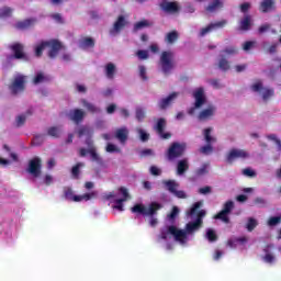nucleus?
Segmentation results:
<instances>
[{"instance_id": "nucleus-1", "label": "nucleus", "mask_w": 281, "mask_h": 281, "mask_svg": "<svg viewBox=\"0 0 281 281\" xmlns=\"http://www.w3.org/2000/svg\"><path fill=\"white\" fill-rule=\"evenodd\" d=\"M164 205H161L159 202H151L148 207L144 204H135L131 212L133 214H139L140 216H149V225L150 227H157L159 221L157 220V211L161 210Z\"/></svg>"}, {"instance_id": "nucleus-2", "label": "nucleus", "mask_w": 281, "mask_h": 281, "mask_svg": "<svg viewBox=\"0 0 281 281\" xmlns=\"http://www.w3.org/2000/svg\"><path fill=\"white\" fill-rule=\"evenodd\" d=\"M86 144L89 148L87 149L85 147H81L79 149V157H87V155H90L91 161H94L95 164H98V166H104V160L95 149V146H93V140L87 139Z\"/></svg>"}, {"instance_id": "nucleus-3", "label": "nucleus", "mask_w": 281, "mask_h": 281, "mask_svg": "<svg viewBox=\"0 0 281 281\" xmlns=\"http://www.w3.org/2000/svg\"><path fill=\"white\" fill-rule=\"evenodd\" d=\"M159 66L162 74L168 76L175 69V53L172 50H164L160 55Z\"/></svg>"}, {"instance_id": "nucleus-4", "label": "nucleus", "mask_w": 281, "mask_h": 281, "mask_svg": "<svg viewBox=\"0 0 281 281\" xmlns=\"http://www.w3.org/2000/svg\"><path fill=\"white\" fill-rule=\"evenodd\" d=\"M188 148V144L173 142L170 144L167 149V159L169 161H175V159H179L186 155V150Z\"/></svg>"}, {"instance_id": "nucleus-5", "label": "nucleus", "mask_w": 281, "mask_h": 281, "mask_svg": "<svg viewBox=\"0 0 281 281\" xmlns=\"http://www.w3.org/2000/svg\"><path fill=\"white\" fill-rule=\"evenodd\" d=\"M168 234L173 236V238H175V240H177V243H182V244L186 243V238H187L186 231L179 229L175 225H170V226H168L167 231L160 232V238L162 240H168Z\"/></svg>"}, {"instance_id": "nucleus-6", "label": "nucleus", "mask_w": 281, "mask_h": 281, "mask_svg": "<svg viewBox=\"0 0 281 281\" xmlns=\"http://www.w3.org/2000/svg\"><path fill=\"white\" fill-rule=\"evenodd\" d=\"M42 170L43 159H41V157L36 156L29 161V167L26 169V172H29V175H32V177L38 179V177H41Z\"/></svg>"}, {"instance_id": "nucleus-7", "label": "nucleus", "mask_w": 281, "mask_h": 281, "mask_svg": "<svg viewBox=\"0 0 281 281\" xmlns=\"http://www.w3.org/2000/svg\"><path fill=\"white\" fill-rule=\"evenodd\" d=\"M193 98L195 100L194 102V106L190 108L188 110V114L189 115H194L196 109H201V106H203V104H205L206 102V98H205V92L203 90V88H198L194 92H193Z\"/></svg>"}, {"instance_id": "nucleus-8", "label": "nucleus", "mask_w": 281, "mask_h": 281, "mask_svg": "<svg viewBox=\"0 0 281 281\" xmlns=\"http://www.w3.org/2000/svg\"><path fill=\"white\" fill-rule=\"evenodd\" d=\"M251 91L255 93H260L262 91V100L267 102L270 98H273L276 91L273 88H265L262 85V80H257L251 87Z\"/></svg>"}, {"instance_id": "nucleus-9", "label": "nucleus", "mask_w": 281, "mask_h": 281, "mask_svg": "<svg viewBox=\"0 0 281 281\" xmlns=\"http://www.w3.org/2000/svg\"><path fill=\"white\" fill-rule=\"evenodd\" d=\"M26 78L24 75H18L14 77L12 83L9 86V89L13 95L20 93L21 91H25V82Z\"/></svg>"}, {"instance_id": "nucleus-10", "label": "nucleus", "mask_w": 281, "mask_h": 281, "mask_svg": "<svg viewBox=\"0 0 281 281\" xmlns=\"http://www.w3.org/2000/svg\"><path fill=\"white\" fill-rule=\"evenodd\" d=\"M12 56L15 60H27V55L25 54V46L21 43H14L10 46Z\"/></svg>"}, {"instance_id": "nucleus-11", "label": "nucleus", "mask_w": 281, "mask_h": 281, "mask_svg": "<svg viewBox=\"0 0 281 281\" xmlns=\"http://www.w3.org/2000/svg\"><path fill=\"white\" fill-rule=\"evenodd\" d=\"M249 157V153L245 149H236L233 148L226 156L227 164H234L236 159H247Z\"/></svg>"}, {"instance_id": "nucleus-12", "label": "nucleus", "mask_w": 281, "mask_h": 281, "mask_svg": "<svg viewBox=\"0 0 281 281\" xmlns=\"http://www.w3.org/2000/svg\"><path fill=\"white\" fill-rule=\"evenodd\" d=\"M46 47H49L48 58L52 59L56 58V56H58V52L64 48L63 43L58 40L46 41Z\"/></svg>"}, {"instance_id": "nucleus-13", "label": "nucleus", "mask_w": 281, "mask_h": 281, "mask_svg": "<svg viewBox=\"0 0 281 281\" xmlns=\"http://www.w3.org/2000/svg\"><path fill=\"white\" fill-rule=\"evenodd\" d=\"M128 25V20H126L125 15H119L117 19L115 20L112 29L110 30L111 36H115V34H120L124 27Z\"/></svg>"}, {"instance_id": "nucleus-14", "label": "nucleus", "mask_w": 281, "mask_h": 281, "mask_svg": "<svg viewBox=\"0 0 281 281\" xmlns=\"http://www.w3.org/2000/svg\"><path fill=\"white\" fill-rule=\"evenodd\" d=\"M155 131L159 135L160 139H170V137H172L170 132H164L166 131V119L164 117L158 119Z\"/></svg>"}, {"instance_id": "nucleus-15", "label": "nucleus", "mask_w": 281, "mask_h": 281, "mask_svg": "<svg viewBox=\"0 0 281 281\" xmlns=\"http://www.w3.org/2000/svg\"><path fill=\"white\" fill-rule=\"evenodd\" d=\"M225 25H227V20H221L215 23H210L207 26L203 27L200 31V35L205 36L206 34H210V32H214L216 30H223V27H225Z\"/></svg>"}, {"instance_id": "nucleus-16", "label": "nucleus", "mask_w": 281, "mask_h": 281, "mask_svg": "<svg viewBox=\"0 0 281 281\" xmlns=\"http://www.w3.org/2000/svg\"><path fill=\"white\" fill-rule=\"evenodd\" d=\"M164 2L160 3V10L164 12H168L169 14H177L179 10H181V7H179V2L171 1L167 2L166 0H162Z\"/></svg>"}, {"instance_id": "nucleus-17", "label": "nucleus", "mask_w": 281, "mask_h": 281, "mask_svg": "<svg viewBox=\"0 0 281 281\" xmlns=\"http://www.w3.org/2000/svg\"><path fill=\"white\" fill-rule=\"evenodd\" d=\"M177 98H179V92H172L168 97L160 99L158 102V109H160V111H166V109H168Z\"/></svg>"}, {"instance_id": "nucleus-18", "label": "nucleus", "mask_w": 281, "mask_h": 281, "mask_svg": "<svg viewBox=\"0 0 281 281\" xmlns=\"http://www.w3.org/2000/svg\"><path fill=\"white\" fill-rule=\"evenodd\" d=\"M190 170V160L188 158H183L178 160L176 166V172L178 177H183Z\"/></svg>"}, {"instance_id": "nucleus-19", "label": "nucleus", "mask_w": 281, "mask_h": 281, "mask_svg": "<svg viewBox=\"0 0 281 281\" xmlns=\"http://www.w3.org/2000/svg\"><path fill=\"white\" fill-rule=\"evenodd\" d=\"M203 227V222L201 220H195L194 222H189L186 225V240H188V234H194V232H199Z\"/></svg>"}, {"instance_id": "nucleus-20", "label": "nucleus", "mask_w": 281, "mask_h": 281, "mask_svg": "<svg viewBox=\"0 0 281 281\" xmlns=\"http://www.w3.org/2000/svg\"><path fill=\"white\" fill-rule=\"evenodd\" d=\"M214 113H216V108L214 105H211L199 113L198 120L200 122H205L206 120L214 117Z\"/></svg>"}, {"instance_id": "nucleus-21", "label": "nucleus", "mask_w": 281, "mask_h": 281, "mask_svg": "<svg viewBox=\"0 0 281 281\" xmlns=\"http://www.w3.org/2000/svg\"><path fill=\"white\" fill-rule=\"evenodd\" d=\"M85 115L86 113L83 110L75 109L69 112V120H71V122H75V124H80V122L85 120Z\"/></svg>"}, {"instance_id": "nucleus-22", "label": "nucleus", "mask_w": 281, "mask_h": 281, "mask_svg": "<svg viewBox=\"0 0 281 281\" xmlns=\"http://www.w3.org/2000/svg\"><path fill=\"white\" fill-rule=\"evenodd\" d=\"M223 8H225V3L223 2V0H213V2L207 4L205 11L210 12V14H214V12L223 10Z\"/></svg>"}, {"instance_id": "nucleus-23", "label": "nucleus", "mask_w": 281, "mask_h": 281, "mask_svg": "<svg viewBox=\"0 0 281 281\" xmlns=\"http://www.w3.org/2000/svg\"><path fill=\"white\" fill-rule=\"evenodd\" d=\"M259 10L263 14L271 12V10H276V0H262L259 4Z\"/></svg>"}, {"instance_id": "nucleus-24", "label": "nucleus", "mask_w": 281, "mask_h": 281, "mask_svg": "<svg viewBox=\"0 0 281 281\" xmlns=\"http://www.w3.org/2000/svg\"><path fill=\"white\" fill-rule=\"evenodd\" d=\"M251 30V15L245 14L244 18L239 21V31L249 32Z\"/></svg>"}, {"instance_id": "nucleus-25", "label": "nucleus", "mask_w": 281, "mask_h": 281, "mask_svg": "<svg viewBox=\"0 0 281 281\" xmlns=\"http://www.w3.org/2000/svg\"><path fill=\"white\" fill-rule=\"evenodd\" d=\"M115 138L117 140H120L121 144H126V142L128 139V128L121 127V128L116 130Z\"/></svg>"}, {"instance_id": "nucleus-26", "label": "nucleus", "mask_w": 281, "mask_h": 281, "mask_svg": "<svg viewBox=\"0 0 281 281\" xmlns=\"http://www.w3.org/2000/svg\"><path fill=\"white\" fill-rule=\"evenodd\" d=\"M95 196H98V191H92L82 195H75L74 202L80 203V201H91V199H95Z\"/></svg>"}, {"instance_id": "nucleus-27", "label": "nucleus", "mask_w": 281, "mask_h": 281, "mask_svg": "<svg viewBox=\"0 0 281 281\" xmlns=\"http://www.w3.org/2000/svg\"><path fill=\"white\" fill-rule=\"evenodd\" d=\"M80 49H89V47H95V40L93 37H83L79 42Z\"/></svg>"}, {"instance_id": "nucleus-28", "label": "nucleus", "mask_w": 281, "mask_h": 281, "mask_svg": "<svg viewBox=\"0 0 281 281\" xmlns=\"http://www.w3.org/2000/svg\"><path fill=\"white\" fill-rule=\"evenodd\" d=\"M36 23V19H27L24 21H20L15 24L16 30H27L29 27H32Z\"/></svg>"}, {"instance_id": "nucleus-29", "label": "nucleus", "mask_w": 281, "mask_h": 281, "mask_svg": "<svg viewBox=\"0 0 281 281\" xmlns=\"http://www.w3.org/2000/svg\"><path fill=\"white\" fill-rule=\"evenodd\" d=\"M203 135H204V142H206V144L211 145L212 144H216L217 139L216 137L212 136V127H207L203 131Z\"/></svg>"}, {"instance_id": "nucleus-30", "label": "nucleus", "mask_w": 281, "mask_h": 281, "mask_svg": "<svg viewBox=\"0 0 281 281\" xmlns=\"http://www.w3.org/2000/svg\"><path fill=\"white\" fill-rule=\"evenodd\" d=\"M81 104L87 109L89 113H100V108L95 106V104L87 101V99L81 100Z\"/></svg>"}, {"instance_id": "nucleus-31", "label": "nucleus", "mask_w": 281, "mask_h": 281, "mask_svg": "<svg viewBox=\"0 0 281 281\" xmlns=\"http://www.w3.org/2000/svg\"><path fill=\"white\" fill-rule=\"evenodd\" d=\"M60 133H63L60 126H50L47 128V135L49 137H54V139H58L60 137Z\"/></svg>"}, {"instance_id": "nucleus-32", "label": "nucleus", "mask_w": 281, "mask_h": 281, "mask_svg": "<svg viewBox=\"0 0 281 281\" xmlns=\"http://www.w3.org/2000/svg\"><path fill=\"white\" fill-rule=\"evenodd\" d=\"M105 76L109 80H113V78H115V64L108 63L105 65Z\"/></svg>"}, {"instance_id": "nucleus-33", "label": "nucleus", "mask_w": 281, "mask_h": 281, "mask_svg": "<svg viewBox=\"0 0 281 281\" xmlns=\"http://www.w3.org/2000/svg\"><path fill=\"white\" fill-rule=\"evenodd\" d=\"M164 186H166L167 190L173 194V192L177 191V189L179 188V183H177V181L175 180H165Z\"/></svg>"}, {"instance_id": "nucleus-34", "label": "nucleus", "mask_w": 281, "mask_h": 281, "mask_svg": "<svg viewBox=\"0 0 281 281\" xmlns=\"http://www.w3.org/2000/svg\"><path fill=\"white\" fill-rule=\"evenodd\" d=\"M85 168V162H77L72 168H71V175L74 179H80V169Z\"/></svg>"}, {"instance_id": "nucleus-35", "label": "nucleus", "mask_w": 281, "mask_h": 281, "mask_svg": "<svg viewBox=\"0 0 281 281\" xmlns=\"http://www.w3.org/2000/svg\"><path fill=\"white\" fill-rule=\"evenodd\" d=\"M179 38V33H177V31H172V32H169L167 35H166V43H169V45H172V43L177 42Z\"/></svg>"}, {"instance_id": "nucleus-36", "label": "nucleus", "mask_w": 281, "mask_h": 281, "mask_svg": "<svg viewBox=\"0 0 281 281\" xmlns=\"http://www.w3.org/2000/svg\"><path fill=\"white\" fill-rule=\"evenodd\" d=\"M135 117L137 122H144L146 120V110L144 108H136Z\"/></svg>"}, {"instance_id": "nucleus-37", "label": "nucleus", "mask_w": 281, "mask_h": 281, "mask_svg": "<svg viewBox=\"0 0 281 281\" xmlns=\"http://www.w3.org/2000/svg\"><path fill=\"white\" fill-rule=\"evenodd\" d=\"M144 27H150V22L147 20H142L134 24V32H139V30H144Z\"/></svg>"}, {"instance_id": "nucleus-38", "label": "nucleus", "mask_w": 281, "mask_h": 281, "mask_svg": "<svg viewBox=\"0 0 281 281\" xmlns=\"http://www.w3.org/2000/svg\"><path fill=\"white\" fill-rule=\"evenodd\" d=\"M229 68V61L225 57H222L218 61V69L222 71H228Z\"/></svg>"}, {"instance_id": "nucleus-39", "label": "nucleus", "mask_w": 281, "mask_h": 281, "mask_svg": "<svg viewBox=\"0 0 281 281\" xmlns=\"http://www.w3.org/2000/svg\"><path fill=\"white\" fill-rule=\"evenodd\" d=\"M45 47H47V41L41 42V44L35 47V56H37V58L43 56V50Z\"/></svg>"}, {"instance_id": "nucleus-40", "label": "nucleus", "mask_w": 281, "mask_h": 281, "mask_svg": "<svg viewBox=\"0 0 281 281\" xmlns=\"http://www.w3.org/2000/svg\"><path fill=\"white\" fill-rule=\"evenodd\" d=\"M206 238L210 243H216V240H218V236L216 235V232H214V229L209 228L206 231Z\"/></svg>"}, {"instance_id": "nucleus-41", "label": "nucleus", "mask_w": 281, "mask_h": 281, "mask_svg": "<svg viewBox=\"0 0 281 281\" xmlns=\"http://www.w3.org/2000/svg\"><path fill=\"white\" fill-rule=\"evenodd\" d=\"M255 227H258V221H256V218H254V217H249L248 222L246 224V229L248 232H254Z\"/></svg>"}, {"instance_id": "nucleus-42", "label": "nucleus", "mask_w": 281, "mask_h": 281, "mask_svg": "<svg viewBox=\"0 0 281 281\" xmlns=\"http://www.w3.org/2000/svg\"><path fill=\"white\" fill-rule=\"evenodd\" d=\"M229 213H226L225 211H221L220 213H217L214 218L218 220V221H223V223H229Z\"/></svg>"}, {"instance_id": "nucleus-43", "label": "nucleus", "mask_w": 281, "mask_h": 281, "mask_svg": "<svg viewBox=\"0 0 281 281\" xmlns=\"http://www.w3.org/2000/svg\"><path fill=\"white\" fill-rule=\"evenodd\" d=\"M209 170H207V164L202 165V167H200L199 169H196L194 171V175L196 178L199 177H204V175H207Z\"/></svg>"}, {"instance_id": "nucleus-44", "label": "nucleus", "mask_w": 281, "mask_h": 281, "mask_svg": "<svg viewBox=\"0 0 281 281\" xmlns=\"http://www.w3.org/2000/svg\"><path fill=\"white\" fill-rule=\"evenodd\" d=\"M200 153L201 155H212V153H214V147L212 145H204L202 147H200Z\"/></svg>"}, {"instance_id": "nucleus-45", "label": "nucleus", "mask_w": 281, "mask_h": 281, "mask_svg": "<svg viewBox=\"0 0 281 281\" xmlns=\"http://www.w3.org/2000/svg\"><path fill=\"white\" fill-rule=\"evenodd\" d=\"M201 205H203V202H195L191 209L187 212L188 216H194L196 214V211L200 210Z\"/></svg>"}, {"instance_id": "nucleus-46", "label": "nucleus", "mask_w": 281, "mask_h": 281, "mask_svg": "<svg viewBox=\"0 0 281 281\" xmlns=\"http://www.w3.org/2000/svg\"><path fill=\"white\" fill-rule=\"evenodd\" d=\"M8 16H12V8L4 7L0 9V19H7Z\"/></svg>"}, {"instance_id": "nucleus-47", "label": "nucleus", "mask_w": 281, "mask_h": 281, "mask_svg": "<svg viewBox=\"0 0 281 281\" xmlns=\"http://www.w3.org/2000/svg\"><path fill=\"white\" fill-rule=\"evenodd\" d=\"M114 203H116V205L113 206L114 210H119V212H124V203H126V199H116Z\"/></svg>"}, {"instance_id": "nucleus-48", "label": "nucleus", "mask_w": 281, "mask_h": 281, "mask_svg": "<svg viewBox=\"0 0 281 281\" xmlns=\"http://www.w3.org/2000/svg\"><path fill=\"white\" fill-rule=\"evenodd\" d=\"M280 222H281V215H279V216H271L268 220V225H269V227H276V225H280Z\"/></svg>"}, {"instance_id": "nucleus-49", "label": "nucleus", "mask_w": 281, "mask_h": 281, "mask_svg": "<svg viewBox=\"0 0 281 281\" xmlns=\"http://www.w3.org/2000/svg\"><path fill=\"white\" fill-rule=\"evenodd\" d=\"M249 10H251V2H243L239 4V11L241 14H248L247 12H249Z\"/></svg>"}, {"instance_id": "nucleus-50", "label": "nucleus", "mask_w": 281, "mask_h": 281, "mask_svg": "<svg viewBox=\"0 0 281 281\" xmlns=\"http://www.w3.org/2000/svg\"><path fill=\"white\" fill-rule=\"evenodd\" d=\"M179 216V207L172 206L170 214L167 215L169 221H176Z\"/></svg>"}, {"instance_id": "nucleus-51", "label": "nucleus", "mask_w": 281, "mask_h": 281, "mask_svg": "<svg viewBox=\"0 0 281 281\" xmlns=\"http://www.w3.org/2000/svg\"><path fill=\"white\" fill-rule=\"evenodd\" d=\"M233 210H234V201L229 200L225 202L222 211L226 212V214H231Z\"/></svg>"}, {"instance_id": "nucleus-52", "label": "nucleus", "mask_w": 281, "mask_h": 281, "mask_svg": "<svg viewBox=\"0 0 281 281\" xmlns=\"http://www.w3.org/2000/svg\"><path fill=\"white\" fill-rule=\"evenodd\" d=\"M64 196L67 201H74V199L76 198V195H74V190H71V188L65 189Z\"/></svg>"}, {"instance_id": "nucleus-53", "label": "nucleus", "mask_w": 281, "mask_h": 281, "mask_svg": "<svg viewBox=\"0 0 281 281\" xmlns=\"http://www.w3.org/2000/svg\"><path fill=\"white\" fill-rule=\"evenodd\" d=\"M25 120H27V116L25 114H21L15 119V124L18 127L23 126L25 124Z\"/></svg>"}, {"instance_id": "nucleus-54", "label": "nucleus", "mask_w": 281, "mask_h": 281, "mask_svg": "<svg viewBox=\"0 0 281 281\" xmlns=\"http://www.w3.org/2000/svg\"><path fill=\"white\" fill-rule=\"evenodd\" d=\"M223 54H226L227 56H234L238 54V49L236 47H227L224 50H222Z\"/></svg>"}, {"instance_id": "nucleus-55", "label": "nucleus", "mask_w": 281, "mask_h": 281, "mask_svg": "<svg viewBox=\"0 0 281 281\" xmlns=\"http://www.w3.org/2000/svg\"><path fill=\"white\" fill-rule=\"evenodd\" d=\"M138 135L143 142H148V139H150V134L146 133L144 130H138Z\"/></svg>"}, {"instance_id": "nucleus-56", "label": "nucleus", "mask_w": 281, "mask_h": 281, "mask_svg": "<svg viewBox=\"0 0 281 281\" xmlns=\"http://www.w3.org/2000/svg\"><path fill=\"white\" fill-rule=\"evenodd\" d=\"M149 172H150V175H153V177L161 176V169H159L157 166H151L149 168Z\"/></svg>"}, {"instance_id": "nucleus-57", "label": "nucleus", "mask_w": 281, "mask_h": 281, "mask_svg": "<svg viewBox=\"0 0 281 281\" xmlns=\"http://www.w3.org/2000/svg\"><path fill=\"white\" fill-rule=\"evenodd\" d=\"M45 80V75H43V72H38L34 79H33V82L35 85H41V82H43Z\"/></svg>"}, {"instance_id": "nucleus-58", "label": "nucleus", "mask_w": 281, "mask_h": 281, "mask_svg": "<svg viewBox=\"0 0 281 281\" xmlns=\"http://www.w3.org/2000/svg\"><path fill=\"white\" fill-rule=\"evenodd\" d=\"M274 260H276V256H273L272 254L268 252L263 256V261H266L268 265H272Z\"/></svg>"}, {"instance_id": "nucleus-59", "label": "nucleus", "mask_w": 281, "mask_h": 281, "mask_svg": "<svg viewBox=\"0 0 281 281\" xmlns=\"http://www.w3.org/2000/svg\"><path fill=\"white\" fill-rule=\"evenodd\" d=\"M119 192H121V194L123 195V198L121 199H125V201H127L128 199H131V194H128V189L121 187L119 189Z\"/></svg>"}, {"instance_id": "nucleus-60", "label": "nucleus", "mask_w": 281, "mask_h": 281, "mask_svg": "<svg viewBox=\"0 0 281 281\" xmlns=\"http://www.w3.org/2000/svg\"><path fill=\"white\" fill-rule=\"evenodd\" d=\"M106 153H120V148L113 144H108L105 147Z\"/></svg>"}, {"instance_id": "nucleus-61", "label": "nucleus", "mask_w": 281, "mask_h": 281, "mask_svg": "<svg viewBox=\"0 0 281 281\" xmlns=\"http://www.w3.org/2000/svg\"><path fill=\"white\" fill-rule=\"evenodd\" d=\"M136 55L140 60L148 59V50H137Z\"/></svg>"}, {"instance_id": "nucleus-62", "label": "nucleus", "mask_w": 281, "mask_h": 281, "mask_svg": "<svg viewBox=\"0 0 281 281\" xmlns=\"http://www.w3.org/2000/svg\"><path fill=\"white\" fill-rule=\"evenodd\" d=\"M175 196H177V199H188V194H186V191L180 190L178 191L176 189V192H173Z\"/></svg>"}, {"instance_id": "nucleus-63", "label": "nucleus", "mask_w": 281, "mask_h": 281, "mask_svg": "<svg viewBox=\"0 0 281 281\" xmlns=\"http://www.w3.org/2000/svg\"><path fill=\"white\" fill-rule=\"evenodd\" d=\"M139 77L142 80H148V77L146 76V67L139 66Z\"/></svg>"}, {"instance_id": "nucleus-64", "label": "nucleus", "mask_w": 281, "mask_h": 281, "mask_svg": "<svg viewBox=\"0 0 281 281\" xmlns=\"http://www.w3.org/2000/svg\"><path fill=\"white\" fill-rule=\"evenodd\" d=\"M243 175L246 177H256V171L251 170L250 168H246L243 170Z\"/></svg>"}]
</instances>
